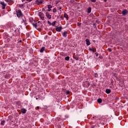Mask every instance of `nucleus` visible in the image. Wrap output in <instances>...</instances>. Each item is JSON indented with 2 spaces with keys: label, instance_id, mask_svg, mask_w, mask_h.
<instances>
[{
  "label": "nucleus",
  "instance_id": "1",
  "mask_svg": "<svg viewBox=\"0 0 128 128\" xmlns=\"http://www.w3.org/2000/svg\"><path fill=\"white\" fill-rule=\"evenodd\" d=\"M16 14L18 18H20V16H22V10H16Z\"/></svg>",
  "mask_w": 128,
  "mask_h": 128
},
{
  "label": "nucleus",
  "instance_id": "2",
  "mask_svg": "<svg viewBox=\"0 0 128 128\" xmlns=\"http://www.w3.org/2000/svg\"><path fill=\"white\" fill-rule=\"evenodd\" d=\"M30 22L32 23L33 26H34V28H38V23H34L35 22L32 18H30Z\"/></svg>",
  "mask_w": 128,
  "mask_h": 128
},
{
  "label": "nucleus",
  "instance_id": "3",
  "mask_svg": "<svg viewBox=\"0 0 128 128\" xmlns=\"http://www.w3.org/2000/svg\"><path fill=\"white\" fill-rule=\"evenodd\" d=\"M35 4H37V6H40V4H44V0H36Z\"/></svg>",
  "mask_w": 128,
  "mask_h": 128
},
{
  "label": "nucleus",
  "instance_id": "4",
  "mask_svg": "<svg viewBox=\"0 0 128 128\" xmlns=\"http://www.w3.org/2000/svg\"><path fill=\"white\" fill-rule=\"evenodd\" d=\"M38 14L42 20H44V13L40 12Z\"/></svg>",
  "mask_w": 128,
  "mask_h": 128
},
{
  "label": "nucleus",
  "instance_id": "5",
  "mask_svg": "<svg viewBox=\"0 0 128 128\" xmlns=\"http://www.w3.org/2000/svg\"><path fill=\"white\" fill-rule=\"evenodd\" d=\"M91 120H92V122H91L92 124H94V122H96V120H98V118L96 117V116H94V117H92V118H91Z\"/></svg>",
  "mask_w": 128,
  "mask_h": 128
},
{
  "label": "nucleus",
  "instance_id": "6",
  "mask_svg": "<svg viewBox=\"0 0 128 128\" xmlns=\"http://www.w3.org/2000/svg\"><path fill=\"white\" fill-rule=\"evenodd\" d=\"M62 30V26H60L58 27H56V32H60Z\"/></svg>",
  "mask_w": 128,
  "mask_h": 128
},
{
  "label": "nucleus",
  "instance_id": "7",
  "mask_svg": "<svg viewBox=\"0 0 128 128\" xmlns=\"http://www.w3.org/2000/svg\"><path fill=\"white\" fill-rule=\"evenodd\" d=\"M126 14H128V10H126V9L122 11V14H123V16H126Z\"/></svg>",
  "mask_w": 128,
  "mask_h": 128
},
{
  "label": "nucleus",
  "instance_id": "8",
  "mask_svg": "<svg viewBox=\"0 0 128 128\" xmlns=\"http://www.w3.org/2000/svg\"><path fill=\"white\" fill-rule=\"evenodd\" d=\"M62 36H64V38H66V36H68V32L66 31H64L62 34Z\"/></svg>",
  "mask_w": 128,
  "mask_h": 128
},
{
  "label": "nucleus",
  "instance_id": "9",
  "mask_svg": "<svg viewBox=\"0 0 128 128\" xmlns=\"http://www.w3.org/2000/svg\"><path fill=\"white\" fill-rule=\"evenodd\" d=\"M46 16L48 18H49V20H50L52 18V16L50 14V13L46 12Z\"/></svg>",
  "mask_w": 128,
  "mask_h": 128
},
{
  "label": "nucleus",
  "instance_id": "10",
  "mask_svg": "<svg viewBox=\"0 0 128 128\" xmlns=\"http://www.w3.org/2000/svg\"><path fill=\"white\" fill-rule=\"evenodd\" d=\"M106 94H110L112 92V90H110V88H106Z\"/></svg>",
  "mask_w": 128,
  "mask_h": 128
},
{
  "label": "nucleus",
  "instance_id": "11",
  "mask_svg": "<svg viewBox=\"0 0 128 128\" xmlns=\"http://www.w3.org/2000/svg\"><path fill=\"white\" fill-rule=\"evenodd\" d=\"M86 12L88 14H90V12H92V7L88 8Z\"/></svg>",
  "mask_w": 128,
  "mask_h": 128
},
{
  "label": "nucleus",
  "instance_id": "12",
  "mask_svg": "<svg viewBox=\"0 0 128 128\" xmlns=\"http://www.w3.org/2000/svg\"><path fill=\"white\" fill-rule=\"evenodd\" d=\"M86 44L87 46H90V40H88V38H86Z\"/></svg>",
  "mask_w": 128,
  "mask_h": 128
},
{
  "label": "nucleus",
  "instance_id": "13",
  "mask_svg": "<svg viewBox=\"0 0 128 128\" xmlns=\"http://www.w3.org/2000/svg\"><path fill=\"white\" fill-rule=\"evenodd\" d=\"M20 110L22 114H26V108H22Z\"/></svg>",
  "mask_w": 128,
  "mask_h": 128
},
{
  "label": "nucleus",
  "instance_id": "14",
  "mask_svg": "<svg viewBox=\"0 0 128 128\" xmlns=\"http://www.w3.org/2000/svg\"><path fill=\"white\" fill-rule=\"evenodd\" d=\"M44 50H46V48L44 46L42 47L40 50V52H44Z\"/></svg>",
  "mask_w": 128,
  "mask_h": 128
},
{
  "label": "nucleus",
  "instance_id": "15",
  "mask_svg": "<svg viewBox=\"0 0 128 128\" xmlns=\"http://www.w3.org/2000/svg\"><path fill=\"white\" fill-rule=\"evenodd\" d=\"M64 18H66L67 20H68V15L66 13L64 14Z\"/></svg>",
  "mask_w": 128,
  "mask_h": 128
},
{
  "label": "nucleus",
  "instance_id": "16",
  "mask_svg": "<svg viewBox=\"0 0 128 128\" xmlns=\"http://www.w3.org/2000/svg\"><path fill=\"white\" fill-rule=\"evenodd\" d=\"M97 102L98 104H102V98H98V99Z\"/></svg>",
  "mask_w": 128,
  "mask_h": 128
},
{
  "label": "nucleus",
  "instance_id": "17",
  "mask_svg": "<svg viewBox=\"0 0 128 128\" xmlns=\"http://www.w3.org/2000/svg\"><path fill=\"white\" fill-rule=\"evenodd\" d=\"M12 4H14V0H9L8 4L12 5Z\"/></svg>",
  "mask_w": 128,
  "mask_h": 128
},
{
  "label": "nucleus",
  "instance_id": "18",
  "mask_svg": "<svg viewBox=\"0 0 128 128\" xmlns=\"http://www.w3.org/2000/svg\"><path fill=\"white\" fill-rule=\"evenodd\" d=\"M56 21H54L52 23H51V26H56Z\"/></svg>",
  "mask_w": 128,
  "mask_h": 128
},
{
  "label": "nucleus",
  "instance_id": "19",
  "mask_svg": "<svg viewBox=\"0 0 128 128\" xmlns=\"http://www.w3.org/2000/svg\"><path fill=\"white\" fill-rule=\"evenodd\" d=\"M94 78H98V73H94Z\"/></svg>",
  "mask_w": 128,
  "mask_h": 128
},
{
  "label": "nucleus",
  "instance_id": "20",
  "mask_svg": "<svg viewBox=\"0 0 128 128\" xmlns=\"http://www.w3.org/2000/svg\"><path fill=\"white\" fill-rule=\"evenodd\" d=\"M98 128V126L96 125H92L91 126V128Z\"/></svg>",
  "mask_w": 128,
  "mask_h": 128
},
{
  "label": "nucleus",
  "instance_id": "21",
  "mask_svg": "<svg viewBox=\"0 0 128 128\" xmlns=\"http://www.w3.org/2000/svg\"><path fill=\"white\" fill-rule=\"evenodd\" d=\"M4 124H6V121L4 120H2L0 122V124L2 126H4Z\"/></svg>",
  "mask_w": 128,
  "mask_h": 128
},
{
  "label": "nucleus",
  "instance_id": "22",
  "mask_svg": "<svg viewBox=\"0 0 128 128\" xmlns=\"http://www.w3.org/2000/svg\"><path fill=\"white\" fill-rule=\"evenodd\" d=\"M26 18H22V24H24V22H26Z\"/></svg>",
  "mask_w": 128,
  "mask_h": 128
},
{
  "label": "nucleus",
  "instance_id": "23",
  "mask_svg": "<svg viewBox=\"0 0 128 128\" xmlns=\"http://www.w3.org/2000/svg\"><path fill=\"white\" fill-rule=\"evenodd\" d=\"M0 4H2V6H6V4H4V2H0Z\"/></svg>",
  "mask_w": 128,
  "mask_h": 128
},
{
  "label": "nucleus",
  "instance_id": "24",
  "mask_svg": "<svg viewBox=\"0 0 128 128\" xmlns=\"http://www.w3.org/2000/svg\"><path fill=\"white\" fill-rule=\"evenodd\" d=\"M66 60H70V56H68L65 58Z\"/></svg>",
  "mask_w": 128,
  "mask_h": 128
},
{
  "label": "nucleus",
  "instance_id": "25",
  "mask_svg": "<svg viewBox=\"0 0 128 128\" xmlns=\"http://www.w3.org/2000/svg\"><path fill=\"white\" fill-rule=\"evenodd\" d=\"M19 8H24V4H20L19 5Z\"/></svg>",
  "mask_w": 128,
  "mask_h": 128
},
{
  "label": "nucleus",
  "instance_id": "26",
  "mask_svg": "<svg viewBox=\"0 0 128 128\" xmlns=\"http://www.w3.org/2000/svg\"><path fill=\"white\" fill-rule=\"evenodd\" d=\"M48 9H51L52 8V5H50V4H49L48 6Z\"/></svg>",
  "mask_w": 128,
  "mask_h": 128
},
{
  "label": "nucleus",
  "instance_id": "27",
  "mask_svg": "<svg viewBox=\"0 0 128 128\" xmlns=\"http://www.w3.org/2000/svg\"><path fill=\"white\" fill-rule=\"evenodd\" d=\"M89 50L92 52H94V50L92 48H89Z\"/></svg>",
  "mask_w": 128,
  "mask_h": 128
},
{
  "label": "nucleus",
  "instance_id": "28",
  "mask_svg": "<svg viewBox=\"0 0 128 128\" xmlns=\"http://www.w3.org/2000/svg\"><path fill=\"white\" fill-rule=\"evenodd\" d=\"M60 56H66V54H64V52H60Z\"/></svg>",
  "mask_w": 128,
  "mask_h": 128
},
{
  "label": "nucleus",
  "instance_id": "29",
  "mask_svg": "<svg viewBox=\"0 0 128 128\" xmlns=\"http://www.w3.org/2000/svg\"><path fill=\"white\" fill-rule=\"evenodd\" d=\"M90 2H96V0H90Z\"/></svg>",
  "mask_w": 128,
  "mask_h": 128
},
{
  "label": "nucleus",
  "instance_id": "30",
  "mask_svg": "<svg viewBox=\"0 0 128 128\" xmlns=\"http://www.w3.org/2000/svg\"><path fill=\"white\" fill-rule=\"evenodd\" d=\"M53 12H56V8H54L52 10Z\"/></svg>",
  "mask_w": 128,
  "mask_h": 128
},
{
  "label": "nucleus",
  "instance_id": "31",
  "mask_svg": "<svg viewBox=\"0 0 128 128\" xmlns=\"http://www.w3.org/2000/svg\"><path fill=\"white\" fill-rule=\"evenodd\" d=\"M6 5L2 6V10H4V8H6Z\"/></svg>",
  "mask_w": 128,
  "mask_h": 128
},
{
  "label": "nucleus",
  "instance_id": "32",
  "mask_svg": "<svg viewBox=\"0 0 128 128\" xmlns=\"http://www.w3.org/2000/svg\"><path fill=\"white\" fill-rule=\"evenodd\" d=\"M77 24H78V26H80L82 25V23L78 22Z\"/></svg>",
  "mask_w": 128,
  "mask_h": 128
},
{
  "label": "nucleus",
  "instance_id": "33",
  "mask_svg": "<svg viewBox=\"0 0 128 128\" xmlns=\"http://www.w3.org/2000/svg\"><path fill=\"white\" fill-rule=\"evenodd\" d=\"M48 24H50V26H52V23L50 21H48Z\"/></svg>",
  "mask_w": 128,
  "mask_h": 128
},
{
  "label": "nucleus",
  "instance_id": "34",
  "mask_svg": "<svg viewBox=\"0 0 128 128\" xmlns=\"http://www.w3.org/2000/svg\"><path fill=\"white\" fill-rule=\"evenodd\" d=\"M24 26H27L28 25V22H26V20L25 21V22H24Z\"/></svg>",
  "mask_w": 128,
  "mask_h": 128
},
{
  "label": "nucleus",
  "instance_id": "35",
  "mask_svg": "<svg viewBox=\"0 0 128 128\" xmlns=\"http://www.w3.org/2000/svg\"><path fill=\"white\" fill-rule=\"evenodd\" d=\"M75 60H78L80 58H78V57H76Z\"/></svg>",
  "mask_w": 128,
  "mask_h": 128
},
{
  "label": "nucleus",
  "instance_id": "36",
  "mask_svg": "<svg viewBox=\"0 0 128 128\" xmlns=\"http://www.w3.org/2000/svg\"><path fill=\"white\" fill-rule=\"evenodd\" d=\"M108 52H112V49L110 48H108Z\"/></svg>",
  "mask_w": 128,
  "mask_h": 128
},
{
  "label": "nucleus",
  "instance_id": "37",
  "mask_svg": "<svg viewBox=\"0 0 128 128\" xmlns=\"http://www.w3.org/2000/svg\"><path fill=\"white\" fill-rule=\"evenodd\" d=\"M98 58H100L101 60H102V56H100L99 57H98Z\"/></svg>",
  "mask_w": 128,
  "mask_h": 128
},
{
  "label": "nucleus",
  "instance_id": "38",
  "mask_svg": "<svg viewBox=\"0 0 128 128\" xmlns=\"http://www.w3.org/2000/svg\"><path fill=\"white\" fill-rule=\"evenodd\" d=\"M95 54H96V56H98V53L96 52Z\"/></svg>",
  "mask_w": 128,
  "mask_h": 128
},
{
  "label": "nucleus",
  "instance_id": "39",
  "mask_svg": "<svg viewBox=\"0 0 128 128\" xmlns=\"http://www.w3.org/2000/svg\"><path fill=\"white\" fill-rule=\"evenodd\" d=\"M66 94H70V91L69 90L66 91Z\"/></svg>",
  "mask_w": 128,
  "mask_h": 128
},
{
  "label": "nucleus",
  "instance_id": "40",
  "mask_svg": "<svg viewBox=\"0 0 128 128\" xmlns=\"http://www.w3.org/2000/svg\"><path fill=\"white\" fill-rule=\"evenodd\" d=\"M20 30H18V29L17 30H14V32H19Z\"/></svg>",
  "mask_w": 128,
  "mask_h": 128
},
{
  "label": "nucleus",
  "instance_id": "41",
  "mask_svg": "<svg viewBox=\"0 0 128 128\" xmlns=\"http://www.w3.org/2000/svg\"><path fill=\"white\" fill-rule=\"evenodd\" d=\"M114 76L115 78H116V79L118 80V76H116V74H114Z\"/></svg>",
  "mask_w": 128,
  "mask_h": 128
},
{
  "label": "nucleus",
  "instance_id": "42",
  "mask_svg": "<svg viewBox=\"0 0 128 128\" xmlns=\"http://www.w3.org/2000/svg\"><path fill=\"white\" fill-rule=\"evenodd\" d=\"M32 0H26V2H30Z\"/></svg>",
  "mask_w": 128,
  "mask_h": 128
},
{
  "label": "nucleus",
  "instance_id": "43",
  "mask_svg": "<svg viewBox=\"0 0 128 128\" xmlns=\"http://www.w3.org/2000/svg\"><path fill=\"white\" fill-rule=\"evenodd\" d=\"M36 110H40V106H37V107L36 108Z\"/></svg>",
  "mask_w": 128,
  "mask_h": 128
},
{
  "label": "nucleus",
  "instance_id": "44",
  "mask_svg": "<svg viewBox=\"0 0 128 128\" xmlns=\"http://www.w3.org/2000/svg\"><path fill=\"white\" fill-rule=\"evenodd\" d=\"M44 40H46V38H48V36H46L44 38Z\"/></svg>",
  "mask_w": 128,
  "mask_h": 128
},
{
  "label": "nucleus",
  "instance_id": "45",
  "mask_svg": "<svg viewBox=\"0 0 128 128\" xmlns=\"http://www.w3.org/2000/svg\"><path fill=\"white\" fill-rule=\"evenodd\" d=\"M47 10L48 12H50L52 10V9H48Z\"/></svg>",
  "mask_w": 128,
  "mask_h": 128
},
{
  "label": "nucleus",
  "instance_id": "46",
  "mask_svg": "<svg viewBox=\"0 0 128 128\" xmlns=\"http://www.w3.org/2000/svg\"><path fill=\"white\" fill-rule=\"evenodd\" d=\"M8 118H12V116H9Z\"/></svg>",
  "mask_w": 128,
  "mask_h": 128
},
{
  "label": "nucleus",
  "instance_id": "47",
  "mask_svg": "<svg viewBox=\"0 0 128 128\" xmlns=\"http://www.w3.org/2000/svg\"><path fill=\"white\" fill-rule=\"evenodd\" d=\"M58 128H61L62 127L60 126V125L58 124Z\"/></svg>",
  "mask_w": 128,
  "mask_h": 128
},
{
  "label": "nucleus",
  "instance_id": "48",
  "mask_svg": "<svg viewBox=\"0 0 128 128\" xmlns=\"http://www.w3.org/2000/svg\"><path fill=\"white\" fill-rule=\"evenodd\" d=\"M6 2H10V0H6Z\"/></svg>",
  "mask_w": 128,
  "mask_h": 128
},
{
  "label": "nucleus",
  "instance_id": "49",
  "mask_svg": "<svg viewBox=\"0 0 128 128\" xmlns=\"http://www.w3.org/2000/svg\"><path fill=\"white\" fill-rule=\"evenodd\" d=\"M38 24H42V22H40V21L38 22Z\"/></svg>",
  "mask_w": 128,
  "mask_h": 128
},
{
  "label": "nucleus",
  "instance_id": "50",
  "mask_svg": "<svg viewBox=\"0 0 128 128\" xmlns=\"http://www.w3.org/2000/svg\"><path fill=\"white\" fill-rule=\"evenodd\" d=\"M26 8L28 9V10L30 9V8H28V6H26Z\"/></svg>",
  "mask_w": 128,
  "mask_h": 128
},
{
  "label": "nucleus",
  "instance_id": "51",
  "mask_svg": "<svg viewBox=\"0 0 128 128\" xmlns=\"http://www.w3.org/2000/svg\"><path fill=\"white\" fill-rule=\"evenodd\" d=\"M5 78H8V76H4Z\"/></svg>",
  "mask_w": 128,
  "mask_h": 128
},
{
  "label": "nucleus",
  "instance_id": "52",
  "mask_svg": "<svg viewBox=\"0 0 128 128\" xmlns=\"http://www.w3.org/2000/svg\"><path fill=\"white\" fill-rule=\"evenodd\" d=\"M26 0H22V2H24Z\"/></svg>",
  "mask_w": 128,
  "mask_h": 128
},
{
  "label": "nucleus",
  "instance_id": "53",
  "mask_svg": "<svg viewBox=\"0 0 128 128\" xmlns=\"http://www.w3.org/2000/svg\"><path fill=\"white\" fill-rule=\"evenodd\" d=\"M59 10H62V7H60Z\"/></svg>",
  "mask_w": 128,
  "mask_h": 128
},
{
  "label": "nucleus",
  "instance_id": "54",
  "mask_svg": "<svg viewBox=\"0 0 128 128\" xmlns=\"http://www.w3.org/2000/svg\"><path fill=\"white\" fill-rule=\"evenodd\" d=\"M18 42H22V40H20Z\"/></svg>",
  "mask_w": 128,
  "mask_h": 128
},
{
  "label": "nucleus",
  "instance_id": "55",
  "mask_svg": "<svg viewBox=\"0 0 128 128\" xmlns=\"http://www.w3.org/2000/svg\"><path fill=\"white\" fill-rule=\"evenodd\" d=\"M42 10V12H44V9L43 8V9Z\"/></svg>",
  "mask_w": 128,
  "mask_h": 128
},
{
  "label": "nucleus",
  "instance_id": "56",
  "mask_svg": "<svg viewBox=\"0 0 128 128\" xmlns=\"http://www.w3.org/2000/svg\"><path fill=\"white\" fill-rule=\"evenodd\" d=\"M62 18V20H64V18Z\"/></svg>",
  "mask_w": 128,
  "mask_h": 128
},
{
  "label": "nucleus",
  "instance_id": "57",
  "mask_svg": "<svg viewBox=\"0 0 128 128\" xmlns=\"http://www.w3.org/2000/svg\"><path fill=\"white\" fill-rule=\"evenodd\" d=\"M36 100H38V98H36Z\"/></svg>",
  "mask_w": 128,
  "mask_h": 128
},
{
  "label": "nucleus",
  "instance_id": "58",
  "mask_svg": "<svg viewBox=\"0 0 128 128\" xmlns=\"http://www.w3.org/2000/svg\"><path fill=\"white\" fill-rule=\"evenodd\" d=\"M93 42H96V40H93Z\"/></svg>",
  "mask_w": 128,
  "mask_h": 128
},
{
  "label": "nucleus",
  "instance_id": "59",
  "mask_svg": "<svg viewBox=\"0 0 128 128\" xmlns=\"http://www.w3.org/2000/svg\"><path fill=\"white\" fill-rule=\"evenodd\" d=\"M25 4H28V2H26Z\"/></svg>",
  "mask_w": 128,
  "mask_h": 128
},
{
  "label": "nucleus",
  "instance_id": "60",
  "mask_svg": "<svg viewBox=\"0 0 128 128\" xmlns=\"http://www.w3.org/2000/svg\"><path fill=\"white\" fill-rule=\"evenodd\" d=\"M88 86H90V83L88 82Z\"/></svg>",
  "mask_w": 128,
  "mask_h": 128
},
{
  "label": "nucleus",
  "instance_id": "61",
  "mask_svg": "<svg viewBox=\"0 0 128 128\" xmlns=\"http://www.w3.org/2000/svg\"><path fill=\"white\" fill-rule=\"evenodd\" d=\"M118 78L117 77V79H116V80H118Z\"/></svg>",
  "mask_w": 128,
  "mask_h": 128
}]
</instances>
